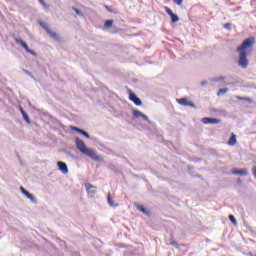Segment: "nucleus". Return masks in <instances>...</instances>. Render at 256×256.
<instances>
[{"mask_svg":"<svg viewBox=\"0 0 256 256\" xmlns=\"http://www.w3.org/2000/svg\"><path fill=\"white\" fill-rule=\"evenodd\" d=\"M75 144L78 151H80L82 155H86V157H90V159H93V161H101V157L97 155V152L92 148H87V145H85V142L83 140L76 138Z\"/></svg>","mask_w":256,"mask_h":256,"instance_id":"f257e3e1","label":"nucleus"},{"mask_svg":"<svg viewBox=\"0 0 256 256\" xmlns=\"http://www.w3.org/2000/svg\"><path fill=\"white\" fill-rule=\"evenodd\" d=\"M253 45H255V38H247L242 42L241 46L237 48V51L247 53V49H249V47H253Z\"/></svg>","mask_w":256,"mask_h":256,"instance_id":"f03ea898","label":"nucleus"},{"mask_svg":"<svg viewBox=\"0 0 256 256\" xmlns=\"http://www.w3.org/2000/svg\"><path fill=\"white\" fill-rule=\"evenodd\" d=\"M238 53V66L241 67V69H247V67H249V59H247V52L238 51Z\"/></svg>","mask_w":256,"mask_h":256,"instance_id":"7ed1b4c3","label":"nucleus"},{"mask_svg":"<svg viewBox=\"0 0 256 256\" xmlns=\"http://www.w3.org/2000/svg\"><path fill=\"white\" fill-rule=\"evenodd\" d=\"M15 43L18 45H21L23 49H25L26 53H29L30 55H33L34 57H37V53L34 50H31L29 46L23 41L22 39L15 38Z\"/></svg>","mask_w":256,"mask_h":256,"instance_id":"20e7f679","label":"nucleus"},{"mask_svg":"<svg viewBox=\"0 0 256 256\" xmlns=\"http://www.w3.org/2000/svg\"><path fill=\"white\" fill-rule=\"evenodd\" d=\"M133 117L134 119H142V121H146L149 123V125H151V120H149V117L139 110H133Z\"/></svg>","mask_w":256,"mask_h":256,"instance_id":"39448f33","label":"nucleus"},{"mask_svg":"<svg viewBox=\"0 0 256 256\" xmlns=\"http://www.w3.org/2000/svg\"><path fill=\"white\" fill-rule=\"evenodd\" d=\"M177 103H179V105H181L182 107H192V109H197L195 103L189 101V99L187 98L177 99Z\"/></svg>","mask_w":256,"mask_h":256,"instance_id":"423d86ee","label":"nucleus"},{"mask_svg":"<svg viewBox=\"0 0 256 256\" xmlns=\"http://www.w3.org/2000/svg\"><path fill=\"white\" fill-rule=\"evenodd\" d=\"M202 123H204V125H219V123H221V119L204 117L202 118Z\"/></svg>","mask_w":256,"mask_h":256,"instance_id":"0eeeda50","label":"nucleus"},{"mask_svg":"<svg viewBox=\"0 0 256 256\" xmlns=\"http://www.w3.org/2000/svg\"><path fill=\"white\" fill-rule=\"evenodd\" d=\"M20 191H21L22 195H25V197H27V199H29L31 201V203H34L35 205H37V198H35V196H33V194L29 193V191H27V189H25L22 186V187H20Z\"/></svg>","mask_w":256,"mask_h":256,"instance_id":"6e6552de","label":"nucleus"},{"mask_svg":"<svg viewBox=\"0 0 256 256\" xmlns=\"http://www.w3.org/2000/svg\"><path fill=\"white\" fill-rule=\"evenodd\" d=\"M129 99L137 107H141V105H143V101H141V98L137 97L136 93L131 92L130 95H129Z\"/></svg>","mask_w":256,"mask_h":256,"instance_id":"1a4fd4ad","label":"nucleus"},{"mask_svg":"<svg viewBox=\"0 0 256 256\" xmlns=\"http://www.w3.org/2000/svg\"><path fill=\"white\" fill-rule=\"evenodd\" d=\"M57 165H58L59 171H61V173H63L64 175H67V173H69V168L67 167V163L63 161H58Z\"/></svg>","mask_w":256,"mask_h":256,"instance_id":"9d476101","label":"nucleus"},{"mask_svg":"<svg viewBox=\"0 0 256 256\" xmlns=\"http://www.w3.org/2000/svg\"><path fill=\"white\" fill-rule=\"evenodd\" d=\"M86 187V191L88 193V195H95V193H97V187H95L93 184L91 183H86L85 184Z\"/></svg>","mask_w":256,"mask_h":256,"instance_id":"9b49d317","label":"nucleus"},{"mask_svg":"<svg viewBox=\"0 0 256 256\" xmlns=\"http://www.w3.org/2000/svg\"><path fill=\"white\" fill-rule=\"evenodd\" d=\"M232 175H241L242 177H247V175H249V171H247V169H235L232 171Z\"/></svg>","mask_w":256,"mask_h":256,"instance_id":"f8f14e48","label":"nucleus"},{"mask_svg":"<svg viewBox=\"0 0 256 256\" xmlns=\"http://www.w3.org/2000/svg\"><path fill=\"white\" fill-rule=\"evenodd\" d=\"M48 35L54 39V41H61V37L56 32H53L52 30H48Z\"/></svg>","mask_w":256,"mask_h":256,"instance_id":"ddd939ff","label":"nucleus"},{"mask_svg":"<svg viewBox=\"0 0 256 256\" xmlns=\"http://www.w3.org/2000/svg\"><path fill=\"white\" fill-rule=\"evenodd\" d=\"M235 143H237V136L235 134H232L228 141V145H235Z\"/></svg>","mask_w":256,"mask_h":256,"instance_id":"4468645a","label":"nucleus"},{"mask_svg":"<svg viewBox=\"0 0 256 256\" xmlns=\"http://www.w3.org/2000/svg\"><path fill=\"white\" fill-rule=\"evenodd\" d=\"M107 201L110 207H117V204H115V202L113 201V198L111 197V193L108 194Z\"/></svg>","mask_w":256,"mask_h":256,"instance_id":"2eb2a0df","label":"nucleus"},{"mask_svg":"<svg viewBox=\"0 0 256 256\" xmlns=\"http://www.w3.org/2000/svg\"><path fill=\"white\" fill-rule=\"evenodd\" d=\"M138 211H141V213H144V215H149V211L143 207V205H137L136 206Z\"/></svg>","mask_w":256,"mask_h":256,"instance_id":"dca6fc26","label":"nucleus"},{"mask_svg":"<svg viewBox=\"0 0 256 256\" xmlns=\"http://www.w3.org/2000/svg\"><path fill=\"white\" fill-rule=\"evenodd\" d=\"M113 23H114L113 20H106L104 23L105 29H111V27H113Z\"/></svg>","mask_w":256,"mask_h":256,"instance_id":"f3484780","label":"nucleus"},{"mask_svg":"<svg viewBox=\"0 0 256 256\" xmlns=\"http://www.w3.org/2000/svg\"><path fill=\"white\" fill-rule=\"evenodd\" d=\"M214 83H219L221 81H225V76H220V77H214L211 79Z\"/></svg>","mask_w":256,"mask_h":256,"instance_id":"a211bd4d","label":"nucleus"},{"mask_svg":"<svg viewBox=\"0 0 256 256\" xmlns=\"http://www.w3.org/2000/svg\"><path fill=\"white\" fill-rule=\"evenodd\" d=\"M236 99H238V101H247L248 103H251V98L248 97H243V96H236Z\"/></svg>","mask_w":256,"mask_h":256,"instance_id":"6ab92c4d","label":"nucleus"},{"mask_svg":"<svg viewBox=\"0 0 256 256\" xmlns=\"http://www.w3.org/2000/svg\"><path fill=\"white\" fill-rule=\"evenodd\" d=\"M24 121H26V123L30 124L31 123V118H29V114H27V112H23L22 114Z\"/></svg>","mask_w":256,"mask_h":256,"instance_id":"aec40b11","label":"nucleus"},{"mask_svg":"<svg viewBox=\"0 0 256 256\" xmlns=\"http://www.w3.org/2000/svg\"><path fill=\"white\" fill-rule=\"evenodd\" d=\"M80 135H83V137H86V139H91V135H89V133L83 129L80 130Z\"/></svg>","mask_w":256,"mask_h":256,"instance_id":"412c9836","label":"nucleus"},{"mask_svg":"<svg viewBox=\"0 0 256 256\" xmlns=\"http://www.w3.org/2000/svg\"><path fill=\"white\" fill-rule=\"evenodd\" d=\"M40 27L42 29L46 30L47 33H49V31H51V28H49V26L46 23L41 22Z\"/></svg>","mask_w":256,"mask_h":256,"instance_id":"4be33fe9","label":"nucleus"},{"mask_svg":"<svg viewBox=\"0 0 256 256\" xmlns=\"http://www.w3.org/2000/svg\"><path fill=\"white\" fill-rule=\"evenodd\" d=\"M229 91V88H222L217 92L218 96L225 95Z\"/></svg>","mask_w":256,"mask_h":256,"instance_id":"5701e85b","label":"nucleus"},{"mask_svg":"<svg viewBox=\"0 0 256 256\" xmlns=\"http://www.w3.org/2000/svg\"><path fill=\"white\" fill-rule=\"evenodd\" d=\"M228 218H229V221H231V223H233V225H237V219L235 218L234 215L230 214L228 216Z\"/></svg>","mask_w":256,"mask_h":256,"instance_id":"b1692460","label":"nucleus"},{"mask_svg":"<svg viewBox=\"0 0 256 256\" xmlns=\"http://www.w3.org/2000/svg\"><path fill=\"white\" fill-rule=\"evenodd\" d=\"M170 17H171L172 23H177V22H179V16H177V14H174V15H172V16H170Z\"/></svg>","mask_w":256,"mask_h":256,"instance_id":"393cba45","label":"nucleus"},{"mask_svg":"<svg viewBox=\"0 0 256 256\" xmlns=\"http://www.w3.org/2000/svg\"><path fill=\"white\" fill-rule=\"evenodd\" d=\"M73 11H75V13H76V15H78V17H84V14L82 13L81 10L74 7Z\"/></svg>","mask_w":256,"mask_h":256,"instance_id":"a878e982","label":"nucleus"},{"mask_svg":"<svg viewBox=\"0 0 256 256\" xmlns=\"http://www.w3.org/2000/svg\"><path fill=\"white\" fill-rule=\"evenodd\" d=\"M166 13L171 17L172 15H174L175 13H173V10H171V8L169 7H164Z\"/></svg>","mask_w":256,"mask_h":256,"instance_id":"bb28decb","label":"nucleus"},{"mask_svg":"<svg viewBox=\"0 0 256 256\" xmlns=\"http://www.w3.org/2000/svg\"><path fill=\"white\" fill-rule=\"evenodd\" d=\"M169 244L172 245V247L179 249V244L175 240H172Z\"/></svg>","mask_w":256,"mask_h":256,"instance_id":"cd10ccee","label":"nucleus"},{"mask_svg":"<svg viewBox=\"0 0 256 256\" xmlns=\"http://www.w3.org/2000/svg\"><path fill=\"white\" fill-rule=\"evenodd\" d=\"M39 3H41L43 5V7H45V9H49V5H47V3H45V0H38Z\"/></svg>","mask_w":256,"mask_h":256,"instance_id":"c85d7f7f","label":"nucleus"},{"mask_svg":"<svg viewBox=\"0 0 256 256\" xmlns=\"http://www.w3.org/2000/svg\"><path fill=\"white\" fill-rule=\"evenodd\" d=\"M23 71H24V73H25L26 75H28V76L31 77L32 79L34 78L33 74H32L31 72H29L28 70L23 69Z\"/></svg>","mask_w":256,"mask_h":256,"instance_id":"c756f323","label":"nucleus"},{"mask_svg":"<svg viewBox=\"0 0 256 256\" xmlns=\"http://www.w3.org/2000/svg\"><path fill=\"white\" fill-rule=\"evenodd\" d=\"M176 5H183V0H174Z\"/></svg>","mask_w":256,"mask_h":256,"instance_id":"7c9ffc66","label":"nucleus"},{"mask_svg":"<svg viewBox=\"0 0 256 256\" xmlns=\"http://www.w3.org/2000/svg\"><path fill=\"white\" fill-rule=\"evenodd\" d=\"M72 131H76L77 133H80L81 129L78 127H72Z\"/></svg>","mask_w":256,"mask_h":256,"instance_id":"2f4dec72","label":"nucleus"},{"mask_svg":"<svg viewBox=\"0 0 256 256\" xmlns=\"http://www.w3.org/2000/svg\"><path fill=\"white\" fill-rule=\"evenodd\" d=\"M200 85H201V87L207 86V81H202V82L200 83Z\"/></svg>","mask_w":256,"mask_h":256,"instance_id":"473e14b6","label":"nucleus"},{"mask_svg":"<svg viewBox=\"0 0 256 256\" xmlns=\"http://www.w3.org/2000/svg\"><path fill=\"white\" fill-rule=\"evenodd\" d=\"M20 113H22V115H23V113H26L25 110L23 109V107H21V106H20Z\"/></svg>","mask_w":256,"mask_h":256,"instance_id":"72a5a7b5","label":"nucleus"},{"mask_svg":"<svg viewBox=\"0 0 256 256\" xmlns=\"http://www.w3.org/2000/svg\"><path fill=\"white\" fill-rule=\"evenodd\" d=\"M20 113H22V115H23V113H26L25 110L23 109V107H21V106H20Z\"/></svg>","mask_w":256,"mask_h":256,"instance_id":"f704fd0d","label":"nucleus"},{"mask_svg":"<svg viewBox=\"0 0 256 256\" xmlns=\"http://www.w3.org/2000/svg\"><path fill=\"white\" fill-rule=\"evenodd\" d=\"M229 27H231V24H229V23L225 24L226 29H229Z\"/></svg>","mask_w":256,"mask_h":256,"instance_id":"c9c22d12","label":"nucleus"},{"mask_svg":"<svg viewBox=\"0 0 256 256\" xmlns=\"http://www.w3.org/2000/svg\"><path fill=\"white\" fill-rule=\"evenodd\" d=\"M107 11H109L110 13L112 12V10L109 8V6H106Z\"/></svg>","mask_w":256,"mask_h":256,"instance_id":"e433bc0d","label":"nucleus"},{"mask_svg":"<svg viewBox=\"0 0 256 256\" xmlns=\"http://www.w3.org/2000/svg\"><path fill=\"white\" fill-rule=\"evenodd\" d=\"M68 155H70L71 157H73V154H71V152H68Z\"/></svg>","mask_w":256,"mask_h":256,"instance_id":"4c0bfd02","label":"nucleus"},{"mask_svg":"<svg viewBox=\"0 0 256 256\" xmlns=\"http://www.w3.org/2000/svg\"><path fill=\"white\" fill-rule=\"evenodd\" d=\"M188 169H191V166H188Z\"/></svg>","mask_w":256,"mask_h":256,"instance_id":"58836bf2","label":"nucleus"},{"mask_svg":"<svg viewBox=\"0 0 256 256\" xmlns=\"http://www.w3.org/2000/svg\"><path fill=\"white\" fill-rule=\"evenodd\" d=\"M256 256V255H255Z\"/></svg>","mask_w":256,"mask_h":256,"instance_id":"ea45409f","label":"nucleus"}]
</instances>
